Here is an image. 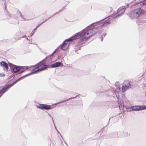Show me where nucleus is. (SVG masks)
Returning <instances> with one entry per match:
<instances>
[{
  "label": "nucleus",
  "mask_w": 146,
  "mask_h": 146,
  "mask_svg": "<svg viewBox=\"0 0 146 146\" xmlns=\"http://www.w3.org/2000/svg\"><path fill=\"white\" fill-rule=\"evenodd\" d=\"M98 31V29L96 28L88 30L86 29L81 32L82 39L80 40L78 42L79 45H82L85 43L87 39L93 36Z\"/></svg>",
  "instance_id": "obj_1"
},
{
  "label": "nucleus",
  "mask_w": 146,
  "mask_h": 146,
  "mask_svg": "<svg viewBox=\"0 0 146 146\" xmlns=\"http://www.w3.org/2000/svg\"><path fill=\"white\" fill-rule=\"evenodd\" d=\"M144 13V11L141 8L136 9L131 12L129 15V17L132 19L137 18Z\"/></svg>",
  "instance_id": "obj_2"
},
{
  "label": "nucleus",
  "mask_w": 146,
  "mask_h": 146,
  "mask_svg": "<svg viewBox=\"0 0 146 146\" xmlns=\"http://www.w3.org/2000/svg\"><path fill=\"white\" fill-rule=\"evenodd\" d=\"M48 67L46 63L42 62H39L36 65V67L32 70L33 73H36L45 70Z\"/></svg>",
  "instance_id": "obj_3"
},
{
  "label": "nucleus",
  "mask_w": 146,
  "mask_h": 146,
  "mask_svg": "<svg viewBox=\"0 0 146 146\" xmlns=\"http://www.w3.org/2000/svg\"><path fill=\"white\" fill-rule=\"evenodd\" d=\"M15 83V82H14L13 84L11 85H7L5 86V87L2 89H1V87H0V97L7 90L8 88L13 86Z\"/></svg>",
  "instance_id": "obj_4"
},
{
  "label": "nucleus",
  "mask_w": 146,
  "mask_h": 146,
  "mask_svg": "<svg viewBox=\"0 0 146 146\" xmlns=\"http://www.w3.org/2000/svg\"><path fill=\"white\" fill-rule=\"evenodd\" d=\"M132 110L139 111L146 109V106H134L131 107Z\"/></svg>",
  "instance_id": "obj_5"
},
{
  "label": "nucleus",
  "mask_w": 146,
  "mask_h": 146,
  "mask_svg": "<svg viewBox=\"0 0 146 146\" xmlns=\"http://www.w3.org/2000/svg\"><path fill=\"white\" fill-rule=\"evenodd\" d=\"M80 37L82 39V35L81 32L76 33L75 35L69 38L68 39V41H71L72 40L79 38Z\"/></svg>",
  "instance_id": "obj_6"
},
{
  "label": "nucleus",
  "mask_w": 146,
  "mask_h": 146,
  "mask_svg": "<svg viewBox=\"0 0 146 146\" xmlns=\"http://www.w3.org/2000/svg\"><path fill=\"white\" fill-rule=\"evenodd\" d=\"M37 108L42 110H46L50 109L52 108L50 106L44 104H40Z\"/></svg>",
  "instance_id": "obj_7"
},
{
  "label": "nucleus",
  "mask_w": 146,
  "mask_h": 146,
  "mask_svg": "<svg viewBox=\"0 0 146 146\" xmlns=\"http://www.w3.org/2000/svg\"><path fill=\"white\" fill-rule=\"evenodd\" d=\"M70 41H68V39L65 41L63 44L61 46V49L63 50H66L68 47L70 43L68 42Z\"/></svg>",
  "instance_id": "obj_8"
},
{
  "label": "nucleus",
  "mask_w": 146,
  "mask_h": 146,
  "mask_svg": "<svg viewBox=\"0 0 146 146\" xmlns=\"http://www.w3.org/2000/svg\"><path fill=\"white\" fill-rule=\"evenodd\" d=\"M0 64L1 66L3 68L4 70L6 71H8L9 67L7 64L3 61H2L0 62Z\"/></svg>",
  "instance_id": "obj_9"
},
{
  "label": "nucleus",
  "mask_w": 146,
  "mask_h": 146,
  "mask_svg": "<svg viewBox=\"0 0 146 146\" xmlns=\"http://www.w3.org/2000/svg\"><path fill=\"white\" fill-rule=\"evenodd\" d=\"M123 85L128 89L130 88V84L129 81L128 80L125 81L123 84Z\"/></svg>",
  "instance_id": "obj_10"
},
{
  "label": "nucleus",
  "mask_w": 146,
  "mask_h": 146,
  "mask_svg": "<svg viewBox=\"0 0 146 146\" xmlns=\"http://www.w3.org/2000/svg\"><path fill=\"white\" fill-rule=\"evenodd\" d=\"M61 65H62V64L61 62H57L52 64L51 65V67L52 68L57 67L60 66Z\"/></svg>",
  "instance_id": "obj_11"
},
{
  "label": "nucleus",
  "mask_w": 146,
  "mask_h": 146,
  "mask_svg": "<svg viewBox=\"0 0 146 146\" xmlns=\"http://www.w3.org/2000/svg\"><path fill=\"white\" fill-rule=\"evenodd\" d=\"M21 67L15 66L13 68V71L15 73L17 72L21 69Z\"/></svg>",
  "instance_id": "obj_12"
},
{
  "label": "nucleus",
  "mask_w": 146,
  "mask_h": 146,
  "mask_svg": "<svg viewBox=\"0 0 146 146\" xmlns=\"http://www.w3.org/2000/svg\"><path fill=\"white\" fill-rule=\"evenodd\" d=\"M125 9L124 8H122L119 10L118 12V13L119 14H122L125 11Z\"/></svg>",
  "instance_id": "obj_13"
},
{
  "label": "nucleus",
  "mask_w": 146,
  "mask_h": 146,
  "mask_svg": "<svg viewBox=\"0 0 146 146\" xmlns=\"http://www.w3.org/2000/svg\"><path fill=\"white\" fill-rule=\"evenodd\" d=\"M128 89L127 88H126L123 85L122 87V92H123L124 93Z\"/></svg>",
  "instance_id": "obj_14"
},
{
  "label": "nucleus",
  "mask_w": 146,
  "mask_h": 146,
  "mask_svg": "<svg viewBox=\"0 0 146 146\" xmlns=\"http://www.w3.org/2000/svg\"><path fill=\"white\" fill-rule=\"evenodd\" d=\"M107 10L108 12H111L112 11V8L111 7H109L108 8Z\"/></svg>",
  "instance_id": "obj_15"
},
{
  "label": "nucleus",
  "mask_w": 146,
  "mask_h": 146,
  "mask_svg": "<svg viewBox=\"0 0 146 146\" xmlns=\"http://www.w3.org/2000/svg\"><path fill=\"white\" fill-rule=\"evenodd\" d=\"M5 74L3 73H0V76L1 77H4L5 76Z\"/></svg>",
  "instance_id": "obj_16"
},
{
  "label": "nucleus",
  "mask_w": 146,
  "mask_h": 146,
  "mask_svg": "<svg viewBox=\"0 0 146 146\" xmlns=\"http://www.w3.org/2000/svg\"><path fill=\"white\" fill-rule=\"evenodd\" d=\"M44 22H42L38 26L36 27V28H35V29H36L40 25H41Z\"/></svg>",
  "instance_id": "obj_17"
},
{
  "label": "nucleus",
  "mask_w": 146,
  "mask_h": 146,
  "mask_svg": "<svg viewBox=\"0 0 146 146\" xmlns=\"http://www.w3.org/2000/svg\"><path fill=\"white\" fill-rule=\"evenodd\" d=\"M24 71H21V72H20L21 73L23 72Z\"/></svg>",
  "instance_id": "obj_18"
},
{
  "label": "nucleus",
  "mask_w": 146,
  "mask_h": 146,
  "mask_svg": "<svg viewBox=\"0 0 146 146\" xmlns=\"http://www.w3.org/2000/svg\"><path fill=\"white\" fill-rule=\"evenodd\" d=\"M106 24V23H105L103 25H105Z\"/></svg>",
  "instance_id": "obj_19"
},
{
  "label": "nucleus",
  "mask_w": 146,
  "mask_h": 146,
  "mask_svg": "<svg viewBox=\"0 0 146 146\" xmlns=\"http://www.w3.org/2000/svg\"><path fill=\"white\" fill-rule=\"evenodd\" d=\"M35 18V17H34V18H33L32 19H33L34 18Z\"/></svg>",
  "instance_id": "obj_20"
}]
</instances>
